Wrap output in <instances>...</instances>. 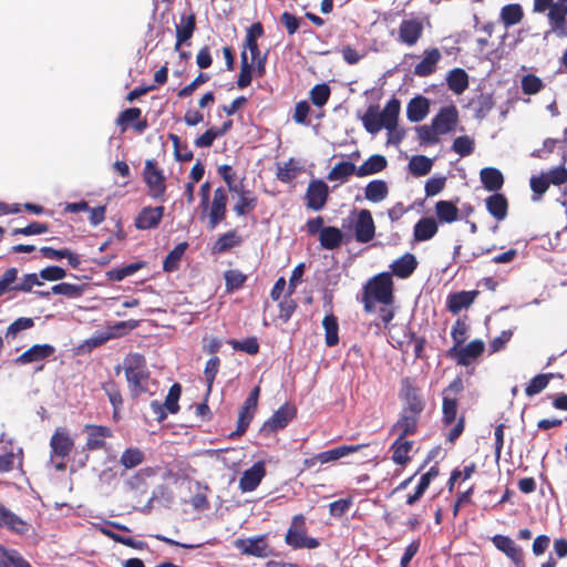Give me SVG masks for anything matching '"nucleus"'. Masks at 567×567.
I'll list each match as a JSON object with an SVG mask.
<instances>
[{
	"instance_id": "obj_1",
	"label": "nucleus",
	"mask_w": 567,
	"mask_h": 567,
	"mask_svg": "<svg viewBox=\"0 0 567 567\" xmlns=\"http://www.w3.org/2000/svg\"><path fill=\"white\" fill-rule=\"evenodd\" d=\"M399 399L402 408L394 424H396V427H403L404 434H416L426 401L414 378L405 377L401 379Z\"/></svg>"
},
{
	"instance_id": "obj_2",
	"label": "nucleus",
	"mask_w": 567,
	"mask_h": 567,
	"mask_svg": "<svg viewBox=\"0 0 567 567\" xmlns=\"http://www.w3.org/2000/svg\"><path fill=\"white\" fill-rule=\"evenodd\" d=\"M393 280L390 272H381L370 278L363 286L361 302L367 313L375 310V303L392 306L394 302Z\"/></svg>"
},
{
	"instance_id": "obj_3",
	"label": "nucleus",
	"mask_w": 567,
	"mask_h": 567,
	"mask_svg": "<svg viewBox=\"0 0 567 567\" xmlns=\"http://www.w3.org/2000/svg\"><path fill=\"white\" fill-rule=\"evenodd\" d=\"M400 110L401 103L396 97L389 100L381 112L379 105H370L361 117L363 127L370 134H377L382 128L392 132L398 126Z\"/></svg>"
},
{
	"instance_id": "obj_4",
	"label": "nucleus",
	"mask_w": 567,
	"mask_h": 567,
	"mask_svg": "<svg viewBox=\"0 0 567 567\" xmlns=\"http://www.w3.org/2000/svg\"><path fill=\"white\" fill-rule=\"evenodd\" d=\"M123 369L132 398H138L148 391L150 371L143 354L128 353L124 358Z\"/></svg>"
},
{
	"instance_id": "obj_5",
	"label": "nucleus",
	"mask_w": 567,
	"mask_h": 567,
	"mask_svg": "<svg viewBox=\"0 0 567 567\" xmlns=\"http://www.w3.org/2000/svg\"><path fill=\"white\" fill-rule=\"evenodd\" d=\"M228 196L226 189L218 187L213 193V198L206 204H199L202 209L200 219H207V228L213 230L226 219Z\"/></svg>"
},
{
	"instance_id": "obj_6",
	"label": "nucleus",
	"mask_w": 567,
	"mask_h": 567,
	"mask_svg": "<svg viewBox=\"0 0 567 567\" xmlns=\"http://www.w3.org/2000/svg\"><path fill=\"white\" fill-rule=\"evenodd\" d=\"M285 542L293 549H315L320 546L317 538L307 536L306 517L303 514H297L292 517L285 536Z\"/></svg>"
},
{
	"instance_id": "obj_7",
	"label": "nucleus",
	"mask_w": 567,
	"mask_h": 567,
	"mask_svg": "<svg viewBox=\"0 0 567 567\" xmlns=\"http://www.w3.org/2000/svg\"><path fill=\"white\" fill-rule=\"evenodd\" d=\"M464 390L463 380L461 377H456L442 392V422L444 425H452L456 421L457 416V395Z\"/></svg>"
},
{
	"instance_id": "obj_8",
	"label": "nucleus",
	"mask_w": 567,
	"mask_h": 567,
	"mask_svg": "<svg viewBox=\"0 0 567 567\" xmlns=\"http://www.w3.org/2000/svg\"><path fill=\"white\" fill-rule=\"evenodd\" d=\"M143 181L147 186V194L155 200L165 202L166 181L163 171L157 167L154 159H147L143 169Z\"/></svg>"
},
{
	"instance_id": "obj_9",
	"label": "nucleus",
	"mask_w": 567,
	"mask_h": 567,
	"mask_svg": "<svg viewBox=\"0 0 567 567\" xmlns=\"http://www.w3.org/2000/svg\"><path fill=\"white\" fill-rule=\"evenodd\" d=\"M74 446V441L71 437L68 429L58 427L50 440L51 458L59 457L61 462L55 464V468L59 471L65 470L64 460L71 454Z\"/></svg>"
},
{
	"instance_id": "obj_10",
	"label": "nucleus",
	"mask_w": 567,
	"mask_h": 567,
	"mask_svg": "<svg viewBox=\"0 0 567 567\" xmlns=\"http://www.w3.org/2000/svg\"><path fill=\"white\" fill-rule=\"evenodd\" d=\"M297 408L293 404L285 403L274 414L264 422L259 432L269 436L272 433L284 430L290 421L296 417Z\"/></svg>"
},
{
	"instance_id": "obj_11",
	"label": "nucleus",
	"mask_w": 567,
	"mask_h": 567,
	"mask_svg": "<svg viewBox=\"0 0 567 567\" xmlns=\"http://www.w3.org/2000/svg\"><path fill=\"white\" fill-rule=\"evenodd\" d=\"M485 350V343L481 339L472 340L466 346L452 347L446 355L461 367H468L474 360L480 358Z\"/></svg>"
},
{
	"instance_id": "obj_12",
	"label": "nucleus",
	"mask_w": 567,
	"mask_h": 567,
	"mask_svg": "<svg viewBox=\"0 0 567 567\" xmlns=\"http://www.w3.org/2000/svg\"><path fill=\"white\" fill-rule=\"evenodd\" d=\"M329 188L328 185L321 179H313L308 184L305 199L306 205L313 212L321 210L328 200Z\"/></svg>"
},
{
	"instance_id": "obj_13",
	"label": "nucleus",
	"mask_w": 567,
	"mask_h": 567,
	"mask_svg": "<svg viewBox=\"0 0 567 567\" xmlns=\"http://www.w3.org/2000/svg\"><path fill=\"white\" fill-rule=\"evenodd\" d=\"M391 432L398 434V439L391 445L392 461L395 464L405 465L411 460L409 454L413 447V442L408 441L406 437L412 436L413 434H404V429L396 427V424L392 425Z\"/></svg>"
},
{
	"instance_id": "obj_14",
	"label": "nucleus",
	"mask_w": 567,
	"mask_h": 567,
	"mask_svg": "<svg viewBox=\"0 0 567 567\" xmlns=\"http://www.w3.org/2000/svg\"><path fill=\"white\" fill-rule=\"evenodd\" d=\"M458 122V111L453 104L441 107L437 114L432 118L433 127L440 135L454 132Z\"/></svg>"
},
{
	"instance_id": "obj_15",
	"label": "nucleus",
	"mask_w": 567,
	"mask_h": 567,
	"mask_svg": "<svg viewBox=\"0 0 567 567\" xmlns=\"http://www.w3.org/2000/svg\"><path fill=\"white\" fill-rule=\"evenodd\" d=\"M492 543L515 565V567H526L522 547L516 545L509 536L501 534L494 535Z\"/></svg>"
},
{
	"instance_id": "obj_16",
	"label": "nucleus",
	"mask_w": 567,
	"mask_h": 567,
	"mask_svg": "<svg viewBox=\"0 0 567 567\" xmlns=\"http://www.w3.org/2000/svg\"><path fill=\"white\" fill-rule=\"evenodd\" d=\"M355 240L361 244L371 241L375 235V225L372 214L368 209H361L354 224Z\"/></svg>"
},
{
	"instance_id": "obj_17",
	"label": "nucleus",
	"mask_w": 567,
	"mask_h": 567,
	"mask_svg": "<svg viewBox=\"0 0 567 567\" xmlns=\"http://www.w3.org/2000/svg\"><path fill=\"white\" fill-rule=\"evenodd\" d=\"M235 545L239 550H241L243 554L254 557L264 558L269 556L271 553V549L266 540L265 535L245 539H237Z\"/></svg>"
},
{
	"instance_id": "obj_18",
	"label": "nucleus",
	"mask_w": 567,
	"mask_h": 567,
	"mask_svg": "<svg viewBox=\"0 0 567 567\" xmlns=\"http://www.w3.org/2000/svg\"><path fill=\"white\" fill-rule=\"evenodd\" d=\"M549 30L546 34L553 33L557 38H567V7L564 4L554 6L547 13Z\"/></svg>"
},
{
	"instance_id": "obj_19",
	"label": "nucleus",
	"mask_w": 567,
	"mask_h": 567,
	"mask_svg": "<svg viewBox=\"0 0 567 567\" xmlns=\"http://www.w3.org/2000/svg\"><path fill=\"white\" fill-rule=\"evenodd\" d=\"M164 206L143 207L134 219V226L140 230L156 228L164 217Z\"/></svg>"
},
{
	"instance_id": "obj_20",
	"label": "nucleus",
	"mask_w": 567,
	"mask_h": 567,
	"mask_svg": "<svg viewBox=\"0 0 567 567\" xmlns=\"http://www.w3.org/2000/svg\"><path fill=\"white\" fill-rule=\"evenodd\" d=\"M423 29V23L417 18L402 20L399 25V40L409 47H413L422 37Z\"/></svg>"
},
{
	"instance_id": "obj_21",
	"label": "nucleus",
	"mask_w": 567,
	"mask_h": 567,
	"mask_svg": "<svg viewBox=\"0 0 567 567\" xmlns=\"http://www.w3.org/2000/svg\"><path fill=\"white\" fill-rule=\"evenodd\" d=\"M84 431L87 434L85 447L96 451L105 447V440L113 436L112 430L104 425L86 424Z\"/></svg>"
},
{
	"instance_id": "obj_22",
	"label": "nucleus",
	"mask_w": 567,
	"mask_h": 567,
	"mask_svg": "<svg viewBox=\"0 0 567 567\" xmlns=\"http://www.w3.org/2000/svg\"><path fill=\"white\" fill-rule=\"evenodd\" d=\"M54 352L55 348L51 344H34L16 358L13 362L16 365L40 362L52 357Z\"/></svg>"
},
{
	"instance_id": "obj_23",
	"label": "nucleus",
	"mask_w": 567,
	"mask_h": 567,
	"mask_svg": "<svg viewBox=\"0 0 567 567\" xmlns=\"http://www.w3.org/2000/svg\"><path fill=\"white\" fill-rule=\"evenodd\" d=\"M266 475V467L262 461L256 462L250 468L246 470L240 480L239 488L241 492L255 491Z\"/></svg>"
},
{
	"instance_id": "obj_24",
	"label": "nucleus",
	"mask_w": 567,
	"mask_h": 567,
	"mask_svg": "<svg viewBox=\"0 0 567 567\" xmlns=\"http://www.w3.org/2000/svg\"><path fill=\"white\" fill-rule=\"evenodd\" d=\"M441 58L442 55L437 48L425 50L424 58L414 66L413 73L421 78L433 74Z\"/></svg>"
},
{
	"instance_id": "obj_25",
	"label": "nucleus",
	"mask_w": 567,
	"mask_h": 567,
	"mask_svg": "<svg viewBox=\"0 0 567 567\" xmlns=\"http://www.w3.org/2000/svg\"><path fill=\"white\" fill-rule=\"evenodd\" d=\"M429 112L430 100L423 95H417L408 103L406 117L410 122L417 123L423 121Z\"/></svg>"
},
{
	"instance_id": "obj_26",
	"label": "nucleus",
	"mask_w": 567,
	"mask_h": 567,
	"mask_svg": "<svg viewBox=\"0 0 567 567\" xmlns=\"http://www.w3.org/2000/svg\"><path fill=\"white\" fill-rule=\"evenodd\" d=\"M477 295V290L451 293L447 297L446 307L453 315H457L461 310L468 308L475 301Z\"/></svg>"
},
{
	"instance_id": "obj_27",
	"label": "nucleus",
	"mask_w": 567,
	"mask_h": 567,
	"mask_svg": "<svg viewBox=\"0 0 567 567\" xmlns=\"http://www.w3.org/2000/svg\"><path fill=\"white\" fill-rule=\"evenodd\" d=\"M416 267L417 260L415 256L410 252L404 254L390 265L392 274L401 279L409 278L415 271Z\"/></svg>"
},
{
	"instance_id": "obj_28",
	"label": "nucleus",
	"mask_w": 567,
	"mask_h": 567,
	"mask_svg": "<svg viewBox=\"0 0 567 567\" xmlns=\"http://www.w3.org/2000/svg\"><path fill=\"white\" fill-rule=\"evenodd\" d=\"M369 444H357V445H341L337 446L332 450H328L317 454V460L319 464H326L329 462H333L340 460L351 453L359 452L363 447H368Z\"/></svg>"
},
{
	"instance_id": "obj_29",
	"label": "nucleus",
	"mask_w": 567,
	"mask_h": 567,
	"mask_svg": "<svg viewBox=\"0 0 567 567\" xmlns=\"http://www.w3.org/2000/svg\"><path fill=\"white\" fill-rule=\"evenodd\" d=\"M439 230L437 221L433 217L421 218L413 228L415 241H426L432 239Z\"/></svg>"
},
{
	"instance_id": "obj_30",
	"label": "nucleus",
	"mask_w": 567,
	"mask_h": 567,
	"mask_svg": "<svg viewBox=\"0 0 567 567\" xmlns=\"http://www.w3.org/2000/svg\"><path fill=\"white\" fill-rule=\"evenodd\" d=\"M487 212L497 220H503L508 214V202L505 195L494 193L485 199Z\"/></svg>"
},
{
	"instance_id": "obj_31",
	"label": "nucleus",
	"mask_w": 567,
	"mask_h": 567,
	"mask_svg": "<svg viewBox=\"0 0 567 567\" xmlns=\"http://www.w3.org/2000/svg\"><path fill=\"white\" fill-rule=\"evenodd\" d=\"M196 30V16L190 12L187 17L182 16V24L176 25V43L175 50H179L181 45L189 40Z\"/></svg>"
},
{
	"instance_id": "obj_32",
	"label": "nucleus",
	"mask_w": 567,
	"mask_h": 567,
	"mask_svg": "<svg viewBox=\"0 0 567 567\" xmlns=\"http://www.w3.org/2000/svg\"><path fill=\"white\" fill-rule=\"evenodd\" d=\"M319 243L327 250L338 249L343 243V234L334 226H326L320 231Z\"/></svg>"
},
{
	"instance_id": "obj_33",
	"label": "nucleus",
	"mask_w": 567,
	"mask_h": 567,
	"mask_svg": "<svg viewBox=\"0 0 567 567\" xmlns=\"http://www.w3.org/2000/svg\"><path fill=\"white\" fill-rule=\"evenodd\" d=\"M439 475V467L432 466L426 473H424L419 484L415 487V491L413 494L408 495L406 497V504L408 505H414L416 502L421 499V497L424 495L426 489L429 488L431 482Z\"/></svg>"
},
{
	"instance_id": "obj_34",
	"label": "nucleus",
	"mask_w": 567,
	"mask_h": 567,
	"mask_svg": "<svg viewBox=\"0 0 567 567\" xmlns=\"http://www.w3.org/2000/svg\"><path fill=\"white\" fill-rule=\"evenodd\" d=\"M481 182L485 189L498 192L504 185V177L499 169L495 167H485L480 173Z\"/></svg>"
},
{
	"instance_id": "obj_35",
	"label": "nucleus",
	"mask_w": 567,
	"mask_h": 567,
	"mask_svg": "<svg viewBox=\"0 0 567 567\" xmlns=\"http://www.w3.org/2000/svg\"><path fill=\"white\" fill-rule=\"evenodd\" d=\"M388 165L383 155L374 154L358 167V177H364L382 172Z\"/></svg>"
},
{
	"instance_id": "obj_36",
	"label": "nucleus",
	"mask_w": 567,
	"mask_h": 567,
	"mask_svg": "<svg viewBox=\"0 0 567 567\" xmlns=\"http://www.w3.org/2000/svg\"><path fill=\"white\" fill-rule=\"evenodd\" d=\"M435 214L440 223L451 224L458 219V208L450 200H439L435 204Z\"/></svg>"
},
{
	"instance_id": "obj_37",
	"label": "nucleus",
	"mask_w": 567,
	"mask_h": 567,
	"mask_svg": "<svg viewBox=\"0 0 567 567\" xmlns=\"http://www.w3.org/2000/svg\"><path fill=\"white\" fill-rule=\"evenodd\" d=\"M243 243L241 237L235 229H231L217 238L213 246V252L224 254Z\"/></svg>"
},
{
	"instance_id": "obj_38",
	"label": "nucleus",
	"mask_w": 567,
	"mask_h": 567,
	"mask_svg": "<svg viewBox=\"0 0 567 567\" xmlns=\"http://www.w3.org/2000/svg\"><path fill=\"white\" fill-rule=\"evenodd\" d=\"M501 21L506 28L518 24L524 18V10L519 3H509L501 9Z\"/></svg>"
},
{
	"instance_id": "obj_39",
	"label": "nucleus",
	"mask_w": 567,
	"mask_h": 567,
	"mask_svg": "<svg viewBox=\"0 0 567 567\" xmlns=\"http://www.w3.org/2000/svg\"><path fill=\"white\" fill-rule=\"evenodd\" d=\"M389 187L382 179H374L368 183L364 188V197L369 202L379 203L388 197Z\"/></svg>"
},
{
	"instance_id": "obj_40",
	"label": "nucleus",
	"mask_w": 567,
	"mask_h": 567,
	"mask_svg": "<svg viewBox=\"0 0 567 567\" xmlns=\"http://www.w3.org/2000/svg\"><path fill=\"white\" fill-rule=\"evenodd\" d=\"M355 174L358 176V167L348 161L337 163L332 169L328 173V181L330 182H344L347 178Z\"/></svg>"
},
{
	"instance_id": "obj_41",
	"label": "nucleus",
	"mask_w": 567,
	"mask_h": 567,
	"mask_svg": "<svg viewBox=\"0 0 567 567\" xmlns=\"http://www.w3.org/2000/svg\"><path fill=\"white\" fill-rule=\"evenodd\" d=\"M447 86L455 94H462L468 87V75L460 68L453 69L447 75Z\"/></svg>"
},
{
	"instance_id": "obj_42",
	"label": "nucleus",
	"mask_w": 567,
	"mask_h": 567,
	"mask_svg": "<svg viewBox=\"0 0 567 567\" xmlns=\"http://www.w3.org/2000/svg\"><path fill=\"white\" fill-rule=\"evenodd\" d=\"M187 247V243H179L168 252L163 261V270L165 272H174L178 270L182 257L184 256Z\"/></svg>"
},
{
	"instance_id": "obj_43",
	"label": "nucleus",
	"mask_w": 567,
	"mask_h": 567,
	"mask_svg": "<svg viewBox=\"0 0 567 567\" xmlns=\"http://www.w3.org/2000/svg\"><path fill=\"white\" fill-rule=\"evenodd\" d=\"M324 329V341L328 347H334L339 343V323L334 315H327L322 320Z\"/></svg>"
},
{
	"instance_id": "obj_44",
	"label": "nucleus",
	"mask_w": 567,
	"mask_h": 567,
	"mask_svg": "<svg viewBox=\"0 0 567 567\" xmlns=\"http://www.w3.org/2000/svg\"><path fill=\"white\" fill-rule=\"evenodd\" d=\"M102 389L106 393L112 406H113V419H120V409L123 405V398L118 385L114 381L105 382Z\"/></svg>"
},
{
	"instance_id": "obj_45",
	"label": "nucleus",
	"mask_w": 567,
	"mask_h": 567,
	"mask_svg": "<svg viewBox=\"0 0 567 567\" xmlns=\"http://www.w3.org/2000/svg\"><path fill=\"white\" fill-rule=\"evenodd\" d=\"M137 327V321H121L107 327L106 336L101 337L94 344H102L111 338H118Z\"/></svg>"
},
{
	"instance_id": "obj_46",
	"label": "nucleus",
	"mask_w": 567,
	"mask_h": 567,
	"mask_svg": "<svg viewBox=\"0 0 567 567\" xmlns=\"http://www.w3.org/2000/svg\"><path fill=\"white\" fill-rule=\"evenodd\" d=\"M137 327V321H121L107 327L106 336L101 337L94 344H102L111 338H118Z\"/></svg>"
},
{
	"instance_id": "obj_47",
	"label": "nucleus",
	"mask_w": 567,
	"mask_h": 567,
	"mask_svg": "<svg viewBox=\"0 0 567 567\" xmlns=\"http://www.w3.org/2000/svg\"><path fill=\"white\" fill-rule=\"evenodd\" d=\"M567 148L561 152V163L559 166L551 168L548 171L545 175L547 177V181L550 184L555 186H560L564 184H567Z\"/></svg>"
},
{
	"instance_id": "obj_48",
	"label": "nucleus",
	"mask_w": 567,
	"mask_h": 567,
	"mask_svg": "<svg viewBox=\"0 0 567 567\" xmlns=\"http://www.w3.org/2000/svg\"><path fill=\"white\" fill-rule=\"evenodd\" d=\"M247 275L243 274L238 269H229L225 271V290L227 293H231L241 289L247 281Z\"/></svg>"
},
{
	"instance_id": "obj_49",
	"label": "nucleus",
	"mask_w": 567,
	"mask_h": 567,
	"mask_svg": "<svg viewBox=\"0 0 567 567\" xmlns=\"http://www.w3.org/2000/svg\"><path fill=\"white\" fill-rule=\"evenodd\" d=\"M433 166V161L424 155H415L409 162V171L413 176L427 175Z\"/></svg>"
},
{
	"instance_id": "obj_50",
	"label": "nucleus",
	"mask_w": 567,
	"mask_h": 567,
	"mask_svg": "<svg viewBox=\"0 0 567 567\" xmlns=\"http://www.w3.org/2000/svg\"><path fill=\"white\" fill-rule=\"evenodd\" d=\"M85 290V285H75L69 282H61L51 287L53 295H61L70 299L82 297Z\"/></svg>"
},
{
	"instance_id": "obj_51",
	"label": "nucleus",
	"mask_w": 567,
	"mask_h": 567,
	"mask_svg": "<svg viewBox=\"0 0 567 567\" xmlns=\"http://www.w3.org/2000/svg\"><path fill=\"white\" fill-rule=\"evenodd\" d=\"M252 71L254 65L249 63L247 52L243 51L240 53V72L237 79V86L239 89H245L250 85L254 74Z\"/></svg>"
},
{
	"instance_id": "obj_52",
	"label": "nucleus",
	"mask_w": 567,
	"mask_h": 567,
	"mask_svg": "<svg viewBox=\"0 0 567 567\" xmlns=\"http://www.w3.org/2000/svg\"><path fill=\"white\" fill-rule=\"evenodd\" d=\"M554 373H540L535 375L525 388L527 396H534L545 390L554 378Z\"/></svg>"
},
{
	"instance_id": "obj_53",
	"label": "nucleus",
	"mask_w": 567,
	"mask_h": 567,
	"mask_svg": "<svg viewBox=\"0 0 567 567\" xmlns=\"http://www.w3.org/2000/svg\"><path fill=\"white\" fill-rule=\"evenodd\" d=\"M256 412L246 410L244 406H240L237 420V427L229 434V439L234 440L244 435L249 427Z\"/></svg>"
},
{
	"instance_id": "obj_54",
	"label": "nucleus",
	"mask_w": 567,
	"mask_h": 567,
	"mask_svg": "<svg viewBox=\"0 0 567 567\" xmlns=\"http://www.w3.org/2000/svg\"><path fill=\"white\" fill-rule=\"evenodd\" d=\"M0 526H4L19 535H24L29 530V524L11 511H8L3 520H1Z\"/></svg>"
},
{
	"instance_id": "obj_55",
	"label": "nucleus",
	"mask_w": 567,
	"mask_h": 567,
	"mask_svg": "<svg viewBox=\"0 0 567 567\" xmlns=\"http://www.w3.org/2000/svg\"><path fill=\"white\" fill-rule=\"evenodd\" d=\"M144 453L137 447L126 449L120 458V463L126 468L131 470L144 462Z\"/></svg>"
},
{
	"instance_id": "obj_56",
	"label": "nucleus",
	"mask_w": 567,
	"mask_h": 567,
	"mask_svg": "<svg viewBox=\"0 0 567 567\" xmlns=\"http://www.w3.org/2000/svg\"><path fill=\"white\" fill-rule=\"evenodd\" d=\"M144 266H145V262L138 261V262H133V264L126 265L121 268H114V269L107 271V278L113 281H122L126 277L134 275L136 271L142 269Z\"/></svg>"
},
{
	"instance_id": "obj_57",
	"label": "nucleus",
	"mask_w": 567,
	"mask_h": 567,
	"mask_svg": "<svg viewBox=\"0 0 567 567\" xmlns=\"http://www.w3.org/2000/svg\"><path fill=\"white\" fill-rule=\"evenodd\" d=\"M227 343L236 351H243L250 355H255L259 352V342L256 337H249L243 341L230 339Z\"/></svg>"
},
{
	"instance_id": "obj_58",
	"label": "nucleus",
	"mask_w": 567,
	"mask_h": 567,
	"mask_svg": "<svg viewBox=\"0 0 567 567\" xmlns=\"http://www.w3.org/2000/svg\"><path fill=\"white\" fill-rule=\"evenodd\" d=\"M545 84L540 78L528 73L522 78L520 87L524 94L534 95L544 89Z\"/></svg>"
},
{
	"instance_id": "obj_59",
	"label": "nucleus",
	"mask_w": 567,
	"mask_h": 567,
	"mask_svg": "<svg viewBox=\"0 0 567 567\" xmlns=\"http://www.w3.org/2000/svg\"><path fill=\"white\" fill-rule=\"evenodd\" d=\"M0 555L7 560L4 567H31L30 563L16 549H8L0 545Z\"/></svg>"
},
{
	"instance_id": "obj_60",
	"label": "nucleus",
	"mask_w": 567,
	"mask_h": 567,
	"mask_svg": "<svg viewBox=\"0 0 567 567\" xmlns=\"http://www.w3.org/2000/svg\"><path fill=\"white\" fill-rule=\"evenodd\" d=\"M330 94L331 90L327 83L316 84L310 90V100L313 105L322 107L329 101Z\"/></svg>"
},
{
	"instance_id": "obj_61",
	"label": "nucleus",
	"mask_w": 567,
	"mask_h": 567,
	"mask_svg": "<svg viewBox=\"0 0 567 567\" xmlns=\"http://www.w3.org/2000/svg\"><path fill=\"white\" fill-rule=\"evenodd\" d=\"M34 326L32 318L20 317L16 319L11 324L8 326L4 337L9 340H13L17 336L24 330L31 329Z\"/></svg>"
},
{
	"instance_id": "obj_62",
	"label": "nucleus",
	"mask_w": 567,
	"mask_h": 567,
	"mask_svg": "<svg viewBox=\"0 0 567 567\" xmlns=\"http://www.w3.org/2000/svg\"><path fill=\"white\" fill-rule=\"evenodd\" d=\"M168 138L173 143L174 156L179 162H189L193 159V152L188 148L187 144H182L178 135L169 133Z\"/></svg>"
},
{
	"instance_id": "obj_63",
	"label": "nucleus",
	"mask_w": 567,
	"mask_h": 567,
	"mask_svg": "<svg viewBox=\"0 0 567 567\" xmlns=\"http://www.w3.org/2000/svg\"><path fill=\"white\" fill-rule=\"evenodd\" d=\"M475 148L474 140L467 135L458 136L452 144V151L461 157L470 156Z\"/></svg>"
},
{
	"instance_id": "obj_64",
	"label": "nucleus",
	"mask_w": 567,
	"mask_h": 567,
	"mask_svg": "<svg viewBox=\"0 0 567 567\" xmlns=\"http://www.w3.org/2000/svg\"><path fill=\"white\" fill-rule=\"evenodd\" d=\"M141 116H142L141 109H138V107H130V109H126V110L122 111L118 114L115 123H116L117 126L121 127L122 132H125L127 130V127H128V124L132 123V122L135 123V121L140 120Z\"/></svg>"
}]
</instances>
